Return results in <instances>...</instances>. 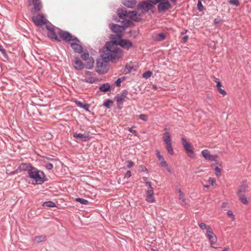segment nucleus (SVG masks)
Masks as SVG:
<instances>
[{
  "label": "nucleus",
  "mask_w": 251,
  "mask_h": 251,
  "mask_svg": "<svg viewBox=\"0 0 251 251\" xmlns=\"http://www.w3.org/2000/svg\"><path fill=\"white\" fill-rule=\"evenodd\" d=\"M123 53L115 41L106 43V49L101 54V57L109 61H115L122 58Z\"/></svg>",
  "instance_id": "1"
},
{
  "label": "nucleus",
  "mask_w": 251,
  "mask_h": 251,
  "mask_svg": "<svg viewBox=\"0 0 251 251\" xmlns=\"http://www.w3.org/2000/svg\"><path fill=\"white\" fill-rule=\"evenodd\" d=\"M30 178L33 179L36 184H42L44 182L45 175L42 171L38 170L37 168L32 167L28 172Z\"/></svg>",
  "instance_id": "2"
},
{
  "label": "nucleus",
  "mask_w": 251,
  "mask_h": 251,
  "mask_svg": "<svg viewBox=\"0 0 251 251\" xmlns=\"http://www.w3.org/2000/svg\"><path fill=\"white\" fill-rule=\"evenodd\" d=\"M132 24V22L130 20H125L121 22V25H111L110 28L113 32L116 33L120 36L121 33L125 30V28L129 26Z\"/></svg>",
  "instance_id": "3"
},
{
  "label": "nucleus",
  "mask_w": 251,
  "mask_h": 251,
  "mask_svg": "<svg viewBox=\"0 0 251 251\" xmlns=\"http://www.w3.org/2000/svg\"><path fill=\"white\" fill-rule=\"evenodd\" d=\"M108 60L103 58L99 59L97 61L96 71L100 74H104L108 70L107 62Z\"/></svg>",
  "instance_id": "4"
},
{
  "label": "nucleus",
  "mask_w": 251,
  "mask_h": 251,
  "mask_svg": "<svg viewBox=\"0 0 251 251\" xmlns=\"http://www.w3.org/2000/svg\"><path fill=\"white\" fill-rule=\"evenodd\" d=\"M119 15L120 17H128L131 20L135 21H137L138 20L137 12L135 11H127L125 9H123L121 10V12H119Z\"/></svg>",
  "instance_id": "5"
},
{
  "label": "nucleus",
  "mask_w": 251,
  "mask_h": 251,
  "mask_svg": "<svg viewBox=\"0 0 251 251\" xmlns=\"http://www.w3.org/2000/svg\"><path fill=\"white\" fill-rule=\"evenodd\" d=\"M93 75V74L91 72L89 71H86L84 75L80 79V80L83 82H86L90 83H94L98 80V79L95 77Z\"/></svg>",
  "instance_id": "6"
},
{
  "label": "nucleus",
  "mask_w": 251,
  "mask_h": 251,
  "mask_svg": "<svg viewBox=\"0 0 251 251\" xmlns=\"http://www.w3.org/2000/svg\"><path fill=\"white\" fill-rule=\"evenodd\" d=\"M32 21L37 26L46 24L47 20L43 14H38L32 17Z\"/></svg>",
  "instance_id": "7"
},
{
  "label": "nucleus",
  "mask_w": 251,
  "mask_h": 251,
  "mask_svg": "<svg viewBox=\"0 0 251 251\" xmlns=\"http://www.w3.org/2000/svg\"><path fill=\"white\" fill-rule=\"evenodd\" d=\"M201 155L203 157L207 160L215 161L218 158V156L217 155H211L210 151L208 150H203L201 151Z\"/></svg>",
  "instance_id": "8"
},
{
  "label": "nucleus",
  "mask_w": 251,
  "mask_h": 251,
  "mask_svg": "<svg viewBox=\"0 0 251 251\" xmlns=\"http://www.w3.org/2000/svg\"><path fill=\"white\" fill-rule=\"evenodd\" d=\"M57 33L59 35L60 38L66 42H70L75 40H77L76 38H74L73 36L68 32L60 30Z\"/></svg>",
  "instance_id": "9"
},
{
  "label": "nucleus",
  "mask_w": 251,
  "mask_h": 251,
  "mask_svg": "<svg viewBox=\"0 0 251 251\" xmlns=\"http://www.w3.org/2000/svg\"><path fill=\"white\" fill-rule=\"evenodd\" d=\"M46 28L49 31L48 35L49 38L54 41H60V40L58 38V36H57L56 32L55 31L54 27H53L51 26L47 25L46 26Z\"/></svg>",
  "instance_id": "10"
},
{
  "label": "nucleus",
  "mask_w": 251,
  "mask_h": 251,
  "mask_svg": "<svg viewBox=\"0 0 251 251\" xmlns=\"http://www.w3.org/2000/svg\"><path fill=\"white\" fill-rule=\"evenodd\" d=\"M249 185L247 180L242 181V183L239 185L237 194H243L244 193L249 192Z\"/></svg>",
  "instance_id": "11"
},
{
  "label": "nucleus",
  "mask_w": 251,
  "mask_h": 251,
  "mask_svg": "<svg viewBox=\"0 0 251 251\" xmlns=\"http://www.w3.org/2000/svg\"><path fill=\"white\" fill-rule=\"evenodd\" d=\"M206 236L208 238L210 244V246L214 248H216L212 245L214 244L217 240L216 236L214 234L212 230L206 231Z\"/></svg>",
  "instance_id": "12"
},
{
  "label": "nucleus",
  "mask_w": 251,
  "mask_h": 251,
  "mask_svg": "<svg viewBox=\"0 0 251 251\" xmlns=\"http://www.w3.org/2000/svg\"><path fill=\"white\" fill-rule=\"evenodd\" d=\"M153 6V4L151 2L143 1L138 5L139 8L141 9L143 12H146L151 9Z\"/></svg>",
  "instance_id": "13"
},
{
  "label": "nucleus",
  "mask_w": 251,
  "mask_h": 251,
  "mask_svg": "<svg viewBox=\"0 0 251 251\" xmlns=\"http://www.w3.org/2000/svg\"><path fill=\"white\" fill-rule=\"evenodd\" d=\"M127 92L124 91L122 93L118 94L115 98V100L117 101L119 104H122L126 98Z\"/></svg>",
  "instance_id": "14"
},
{
  "label": "nucleus",
  "mask_w": 251,
  "mask_h": 251,
  "mask_svg": "<svg viewBox=\"0 0 251 251\" xmlns=\"http://www.w3.org/2000/svg\"><path fill=\"white\" fill-rule=\"evenodd\" d=\"M171 4L168 0L162 2H160L158 5V9L160 12H164L168 10L171 8Z\"/></svg>",
  "instance_id": "15"
},
{
  "label": "nucleus",
  "mask_w": 251,
  "mask_h": 251,
  "mask_svg": "<svg viewBox=\"0 0 251 251\" xmlns=\"http://www.w3.org/2000/svg\"><path fill=\"white\" fill-rule=\"evenodd\" d=\"M147 197L146 200L149 202H154L155 201V198L153 196V190L151 189H148L146 192Z\"/></svg>",
  "instance_id": "16"
},
{
  "label": "nucleus",
  "mask_w": 251,
  "mask_h": 251,
  "mask_svg": "<svg viewBox=\"0 0 251 251\" xmlns=\"http://www.w3.org/2000/svg\"><path fill=\"white\" fill-rule=\"evenodd\" d=\"M181 143L184 147V149H185L186 151L188 153H193V151L192 148L190 144L187 141L186 139L185 138H181Z\"/></svg>",
  "instance_id": "17"
},
{
  "label": "nucleus",
  "mask_w": 251,
  "mask_h": 251,
  "mask_svg": "<svg viewBox=\"0 0 251 251\" xmlns=\"http://www.w3.org/2000/svg\"><path fill=\"white\" fill-rule=\"evenodd\" d=\"M166 34L164 33H154L152 35V38L156 41H161L165 39Z\"/></svg>",
  "instance_id": "18"
},
{
  "label": "nucleus",
  "mask_w": 251,
  "mask_h": 251,
  "mask_svg": "<svg viewBox=\"0 0 251 251\" xmlns=\"http://www.w3.org/2000/svg\"><path fill=\"white\" fill-rule=\"evenodd\" d=\"M32 167L29 164L22 163L19 166L16 172L18 173L19 171H27L28 173Z\"/></svg>",
  "instance_id": "19"
},
{
  "label": "nucleus",
  "mask_w": 251,
  "mask_h": 251,
  "mask_svg": "<svg viewBox=\"0 0 251 251\" xmlns=\"http://www.w3.org/2000/svg\"><path fill=\"white\" fill-rule=\"evenodd\" d=\"M74 67L78 70H82L84 68V64L78 57H75L74 61Z\"/></svg>",
  "instance_id": "20"
},
{
  "label": "nucleus",
  "mask_w": 251,
  "mask_h": 251,
  "mask_svg": "<svg viewBox=\"0 0 251 251\" xmlns=\"http://www.w3.org/2000/svg\"><path fill=\"white\" fill-rule=\"evenodd\" d=\"M74 137L75 138H79L80 139L84 141H87L90 139V136L88 133L81 134L75 133L74 134Z\"/></svg>",
  "instance_id": "21"
},
{
  "label": "nucleus",
  "mask_w": 251,
  "mask_h": 251,
  "mask_svg": "<svg viewBox=\"0 0 251 251\" xmlns=\"http://www.w3.org/2000/svg\"><path fill=\"white\" fill-rule=\"evenodd\" d=\"M119 44L122 47L126 49H129L131 47L132 45V43L130 41L127 40H121Z\"/></svg>",
  "instance_id": "22"
},
{
  "label": "nucleus",
  "mask_w": 251,
  "mask_h": 251,
  "mask_svg": "<svg viewBox=\"0 0 251 251\" xmlns=\"http://www.w3.org/2000/svg\"><path fill=\"white\" fill-rule=\"evenodd\" d=\"M123 4L129 8H132L136 3V0H123Z\"/></svg>",
  "instance_id": "23"
},
{
  "label": "nucleus",
  "mask_w": 251,
  "mask_h": 251,
  "mask_svg": "<svg viewBox=\"0 0 251 251\" xmlns=\"http://www.w3.org/2000/svg\"><path fill=\"white\" fill-rule=\"evenodd\" d=\"M211 167L214 170L215 172V175L219 177L221 176V170L222 167L221 164H219L218 165L213 164L211 165Z\"/></svg>",
  "instance_id": "24"
},
{
  "label": "nucleus",
  "mask_w": 251,
  "mask_h": 251,
  "mask_svg": "<svg viewBox=\"0 0 251 251\" xmlns=\"http://www.w3.org/2000/svg\"><path fill=\"white\" fill-rule=\"evenodd\" d=\"M163 140L165 144L171 143V134L169 132H165L163 134Z\"/></svg>",
  "instance_id": "25"
},
{
  "label": "nucleus",
  "mask_w": 251,
  "mask_h": 251,
  "mask_svg": "<svg viewBox=\"0 0 251 251\" xmlns=\"http://www.w3.org/2000/svg\"><path fill=\"white\" fill-rule=\"evenodd\" d=\"M71 47L76 52L80 53L82 51V46L77 43H72Z\"/></svg>",
  "instance_id": "26"
},
{
  "label": "nucleus",
  "mask_w": 251,
  "mask_h": 251,
  "mask_svg": "<svg viewBox=\"0 0 251 251\" xmlns=\"http://www.w3.org/2000/svg\"><path fill=\"white\" fill-rule=\"evenodd\" d=\"M34 8L36 11H40L42 8V5L40 0H33Z\"/></svg>",
  "instance_id": "27"
},
{
  "label": "nucleus",
  "mask_w": 251,
  "mask_h": 251,
  "mask_svg": "<svg viewBox=\"0 0 251 251\" xmlns=\"http://www.w3.org/2000/svg\"><path fill=\"white\" fill-rule=\"evenodd\" d=\"M240 201L242 202V203L244 204H248L249 203V201H248L245 195L243 194H237Z\"/></svg>",
  "instance_id": "28"
},
{
  "label": "nucleus",
  "mask_w": 251,
  "mask_h": 251,
  "mask_svg": "<svg viewBox=\"0 0 251 251\" xmlns=\"http://www.w3.org/2000/svg\"><path fill=\"white\" fill-rule=\"evenodd\" d=\"M86 62V67L87 69H92L94 66V60L92 57H90L88 59Z\"/></svg>",
  "instance_id": "29"
},
{
  "label": "nucleus",
  "mask_w": 251,
  "mask_h": 251,
  "mask_svg": "<svg viewBox=\"0 0 251 251\" xmlns=\"http://www.w3.org/2000/svg\"><path fill=\"white\" fill-rule=\"evenodd\" d=\"M35 241L36 243H39L40 242L45 241L47 240L46 236H37L35 237Z\"/></svg>",
  "instance_id": "30"
},
{
  "label": "nucleus",
  "mask_w": 251,
  "mask_h": 251,
  "mask_svg": "<svg viewBox=\"0 0 251 251\" xmlns=\"http://www.w3.org/2000/svg\"><path fill=\"white\" fill-rule=\"evenodd\" d=\"M178 199L180 201H181V202L184 203V204H185L186 202H185V197H184V195L183 194V193L181 191V190L180 189H179L178 190Z\"/></svg>",
  "instance_id": "31"
},
{
  "label": "nucleus",
  "mask_w": 251,
  "mask_h": 251,
  "mask_svg": "<svg viewBox=\"0 0 251 251\" xmlns=\"http://www.w3.org/2000/svg\"><path fill=\"white\" fill-rule=\"evenodd\" d=\"M110 89V85L108 83H104L102 84L100 87V89L101 91L106 92Z\"/></svg>",
  "instance_id": "32"
},
{
  "label": "nucleus",
  "mask_w": 251,
  "mask_h": 251,
  "mask_svg": "<svg viewBox=\"0 0 251 251\" xmlns=\"http://www.w3.org/2000/svg\"><path fill=\"white\" fill-rule=\"evenodd\" d=\"M198 225L202 229H206L207 231L212 230L211 227L209 226H207L203 223H198Z\"/></svg>",
  "instance_id": "33"
},
{
  "label": "nucleus",
  "mask_w": 251,
  "mask_h": 251,
  "mask_svg": "<svg viewBox=\"0 0 251 251\" xmlns=\"http://www.w3.org/2000/svg\"><path fill=\"white\" fill-rule=\"evenodd\" d=\"M166 149L168 152V153L171 155L174 154V150L172 146V143L166 144Z\"/></svg>",
  "instance_id": "34"
},
{
  "label": "nucleus",
  "mask_w": 251,
  "mask_h": 251,
  "mask_svg": "<svg viewBox=\"0 0 251 251\" xmlns=\"http://www.w3.org/2000/svg\"><path fill=\"white\" fill-rule=\"evenodd\" d=\"M43 206L44 207H53L55 206V204L54 202L51 201L45 202L43 204Z\"/></svg>",
  "instance_id": "35"
},
{
  "label": "nucleus",
  "mask_w": 251,
  "mask_h": 251,
  "mask_svg": "<svg viewBox=\"0 0 251 251\" xmlns=\"http://www.w3.org/2000/svg\"><path fill=\"white\" fill-rule=\"evenodd\" d=\"M81 58L83 60L86 61L89 59L91 57H89V54L88 51H84L81 55Z\"/></svg>",
  "instance_id": "36"
},
{
  "label": "nucleus",
  "mask_w": 251,
  "mask_h": 251,
  "mask_svg": "<svg viewBox=\"0 0 251 251\" xmlns=\"http://www.w3.org/2000/svg\"><path fill=\"white\" fill-rule=\"evenodd\" d=\"M75 201L83 204H87L88 203L87 200L81 198H76Z\"/></svg>",
  "instance_id": "37"
},
{
  "label": "nucleus",
  "mask_w": 251,
  "mask_h": 251,
  "mask_svg": "<svg viewBox=\"0 0 251 251\" xmlns=\"http://www.w3.org/2000/svg\"><path fill=\"white\" fill-rule=\"evenodd\" d=\"M152 73L151 71H147L143 74V77L145 78H149L151 76Z\"/></svg>",
  "instance_id": "38"
},
{
  "label": "nucleus",
  "mask_w": 251,
  "mask_h": 251,
  "mask_svg": "<svg viewBox=\"0 0 251 251\" xmlns=\"http://www.w3.org/2000/svg\"><path fill=\"white\" fill-rule=\"evenodd\" d=\"M228 2L230 4L236 6H239L240 4V2L238 0H230Z\"/></svg>",
  "instance_id": "39"
},
{
  "label": "nucleus",
  "mask_w": 251,
  "mask_h": 251,
  "mask_svg": "<svg viewBox=\"0 0 251 251\" xmlns=\"http://www.w3.org/2000/svg\"><path fill=\"white\" fill-rule=\"evenodd\" d=\"M113 103L112 100H108L104 103V105L107 108H110Z\"/></svg>",
  "instance_id": "40"
},
{
  "label": "nucleus",
  "mask_w": 251,
  "mask_h": 251,
  "mask_svg": "<svg viewBox=\"0 0 251 251\" xmlns=\"http://www.w3.org/2000/svg\"><path fill=\"white\" fill-rule=\"evenodd\" d=\"M198 9L200 11H202L203 10H204V7L202 5L201 1L200 0L198 1V4H197Z\"/></svg>",
  "instance_id": "41"
},
{
  "label": "nucleus",
  "mask_w": 251,
  "mask_h": 251,
  "mask_svg": "<svg viewBox=\"0 0 251 251\" xmlns=\"http://www.w3.org/2000/svg\"><path fill=\"white\" fill-rule=\"evenodd\" d=\"M139 118L144 122H146L148 120V116L145 114H140L139 116Z\"/></svg>",
  "instance_id": "42"
},
{
  "label": "nucleus",
  "mask_w": 251,
  "mask_h": 251,
  "mask_svg": "<svg viewBox=\"0 0 251 251\" xmlns=\"http://www.w3.org/2000/svg\"><path fill=\"white\" fill-rule=\"evenodd\" d=\"M45 167L48 170H51L53 169V166L52 163H50V162H47L45 165Z\"/></svg>",
  "instance_id": "43"
},
{
  "label": "nucleus",
  "mask_w": 251,
  "mask_h": 251,
  "mask_svg": "<svg viewBox=\"0 0 251 251\" xmlns=\"http://www.w3.org/2000/svg\"><path fill=\"white\" fill-rule=\"evenodd\" d=\"M160 161V165H161V167H166L167 166V165H168L167 163L164 160V159H162V160H161Z\"/></svg>",
  "instance_id": "44"
},
{
  "label": "nucleus",
  "mask_w": 251,
  "mask_h": 251,
  "mask_svg": "<svg viewBox=\"0 0 251 251\" xmlns=\"http://www.w3.org/2000/svg\"><path fill=\"white\" fill-rule=\"evenodd\" d=\"M126 163H127V167L128 168H131L134 165L133 162L131 160H128V161H126Z\"/></svg>",
  "instance_id": "45"
},
{
  "label": "nucleus",
  "mask_w": 251,
  "mask_h": 251,
  "mask_svg": "<svg viewBox=\"0 0 251 251\" xmlns=\"http://www.w3.org/2000/svg\"><path fill=\"white\" fill-rule=\"evenodd\" d=\"M208 182H209L211 184L213 185L216 182V180L214 178L210 177L208 180Z\"/></svg>",
  "instance_id": "46"
},
{
  "label": "nucleus",
  "mask_w": 251,
  "mask_h": 251,
  "mask_svg": "<svg viewBox=\"0 0 251 251\" xmlns=\"http://www.w3.org/2000/svg\"><path fill=\"white\" fill-rule=\"evenodd\" d=\"M218 90L220 94H221L222 95H224V96L226 95V91H225L224 89H222L221 88H220V87H219V88L218 89Z\"/></svg>",
  "instance_id": "47"
},
{
  "label": "nucleus",
  "mask_w": 251,
  "mask_h": 251,
  "mask_svg": "<svg viewBox=\"0 0 251 251\" xmlns=\"http://www.w3.org/2000/svg\"><path fill=\"white\" fill-rule=\"evenodd\" d=\"M123 79H124L123 78V79H122V78H118V79L117 80L116 82V86H118V87L120 86H121V82H122V81L123 80Z\"/></svg>",
  "instance_id": "48"
},
{
  "label": "nucleus",
  "mask_w": 251,
  "mask_h": 251,
  "mask_svg": "<svg viewBox=\"0 0 251 251\" xmlns=\"http://www.w3.org/2000/svg\"><path fill=\"white\" fill-rule=\"evenodd\" d=\"M156 155L159 161H161V160H162V159H164V158L160 154V152L158 151H156Z\"/></svg>",
  "instance_id": "49"
},
{
  "label": "nucleus",
  "mask_w": 251,
  "mask_h": 251,
  "mask_svg": "<svg viewBox=\"0 0 251 251\" xmlns=\"http://www.w3.org/2000/svg\"><path fill=\"white\" fill-rule=\"evenodd\" d=\"M128 130L129 132L133 133L135 136H138L137 132L136 130L133 129L132 128H129Z\"/></svg>",
  "instance_id": "50"
},
{
  "label": "nucleus",
  "mask_w": 251,
  "mask_h": 251,
  "mask_svg": "<svg viewBox=\"0 0 251 251\" xmlns=\"http://www.w3.org/2000/svg\"><path fill=\"white\" fill-rule=\"evenodd\" d=\"M227 214L228 215V216H229V217L230 218H232V219H234V216H233V213L231 211H228L227 212Z\"/></svg>",
  "instance_id": "51"
},
{
  "label": "nucleus",
  "mask_w": 251,
  "mask_h": 251,
  "mask_svg": "<svg viewBox=\"0 0 251 251\" xmlns=\"http://www.w3.org/2000/svg\"><path fill=\"white\" fill-rule=\"evenodd\" d=\"M146 186L148 187V189H153V188L152 187V186L151 185V183L150 182H146Z\"/></svg>",
  "instance_id": "52"
},
{
  "label": "nucleus",
  "mask_w": 251,
  "mask_h": 251,
  "mask_svg": "<svg viewBox=\"0 0 251 251\" xmlns=\"http://www.w3.org/2000/svg\"><path fill=\"white\" fill-rule=\"evenodd\" d=\"M131 176V172L130 171H127L125 175V177L128 178Z\"/></svg>",
  "instance_id": "53"
},
{
  "label": "nucleus",
  "mask_w": 251,
  "mask_h": 251,
  "mask_svg": "<svg viewBox=\"0 0 251 251\" xmlns=\"http://www.w3.org/2000/svg\"><path fill=\"white\" fill-rule=\"evenodd\" d=\"M75 103L77 106H78L80 107H82V106H83V105H84L82 102H81V101H75Z\"/></svg>",
  "instance_id": "54"
},
{
  "label": "nucleus",
  "mask_w": 251,
  "mask_h": 251,
  "mask_svg": "<svg viewBox=\"0 0 251 251\" xmlns=\"http://www.w3.org/2000/svg\"><path fill=\"white\" fill-rule=\"evenodd\" d=\"M188 39V36L187 35L184 36L183 38L184 42H186L187 41Z\"/></svg>",
  "instance_id": "55"
},
{
  "label": "nucleus",
  "mask_w": 251,
  "mask_h": 251,
  "mask_svg": "<svg viewBox=\"0 0 251 251\" xmlns=\"http://www.w3.org/2000/svg\"><path fill=\"white\" fill-rule=\"evenodd\" d=\"M0 51H1L2 54H4L5 53V50L0 46Z\"/></svg>",
  "instance_id": "56"
},
{
  "label": "nucleus",
  "mask_w": 251,
  "mask_h": 251,
  "mask_svg": "<svg viewBox=\"0 0 251 251\" xmlns=\"http://www.w3.org/2000/svg\"><path fill=\"white\" fill-rule=\"evenodd\" d=\"M88 105H86V104H84L83 105V106H82V108H83L84 109H85V110H86L87 111H88Z\"/></svg>",
  "instance_id": "57"
},
{
  "label": "nucleus",
  "mask_w": 251,
  "mask_h": 251,
  "mask_svg": "<svg viewBox=\"0 0 251 251\" xmlns=\"http://www.w3.org/2000/svg\"><path fill=\"white\" fill-rule=\"evenodd\" d=\"M221 86H222L221 83L220 82H218L217 84V89H218L219 87L221 88Z\"/></svg>",
  "instance_id": "58"
},
{
  "label": "nucleus",
  "mask_w": 251,
  "mask_h": 251,
  "mask_svg": "<svg viewBox=\"0 0 251 251\" xmlns=\"http://www.w3.org/2000/svg\"><path fill=\"white\" fill-rule=\"evenodd\" d=\"M48 160H50V161H52V162H55V160H54V159H53V158H49V159H48Z\"/></svg>",
  "instance_id": "59"
},
{
  "label": "nucleus",
  "mask_w": 251,
  "mask_h": 251,
  "mask_svg": "<svg viewBox=\"0 0 251 251\" xmlns=\"http://www.w3.org/2000/svg\"><path fill=\"white\" fill-rule=\"evenodd\" d=\"M151 251H159V250L156 248V249H151Z\"/></svg>",
  "instance_id": "60"
},
{
  "label": "nucleus",
  "mask_w": 251,
  "mask_h": 251,
  "mask_svg": "<svg viewBox=\"0 0 251 251\" xmlns=\"http://www.w3.org/2000/svg\"><path fill=\"white\" fill-rule=\"evenodd\" d=\"M226 203L225 202H223V204H222V207L223 208H225L226 207Z\"/></svg>",
  "instance_id": "61"
},
{
  "label": "nucleus",
  "mask_w": 251,
  "mask_h": 251,
  "mask_svg": "<svg viewBox=\"0 0 251 251\" xmlns=\"http://www.w3.org/2000/svg\"><path fill=\"white\" fill-rule=\"evenodd\" d=\"M204 187L206 188H209L210 186L208 185H204Z\"/></svg>",
  "instance_id": "62"
},
{
  "label": "nucleus",
  "mask_w": 251,
  "mask_h": 251,
  "mask_svg": "<svg viewBox=\"0 0 251 251\" xmlns=\"http://www.w3.org/2000/svg\"><path fill=\"white\" fill-rule=\"evenodd\" d=\"M222 251H228V249L227 248H225Z\"/></svg>",
  "instance_id": "63"
},
{
  "label": "nucleus",
  "mask_w": 251,
  "mask_h": 251,
  "mask_svg": "<svg viewBox=\"0 0 251 251\" xmlns=\"http://www.w3.org/2000/svg\"><path fill=\"white\" fill-rule=\"evenodd\" d=\"M215 82H216V83H217H217H218V82H220V81H219L218 79H217V78H215Z\"/></svg>",
  "instance_id": "64"
}]
</instances>
